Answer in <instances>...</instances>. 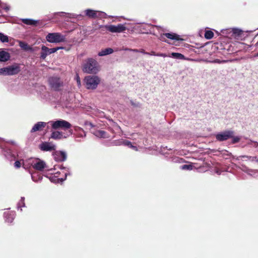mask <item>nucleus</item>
Instances as JSON below:
<instances>
[{
  "mask_svg": "<svg viewBox=\"0 0 258 258\" xmlns=\"http://www.w3.org/2000/svg\"><path fill=\"white\" fill-rule=\"evenodd\" d=\"M83 71L88 74H96L99 71L97 61L92 58H88L83 65Z\"/></svg>",
  "mask_w": 258,
  "mask_h": 258,
  "instance_id": "obj_1",
  "label": "nucleus"
},
{
  "mask_svg": "<svg viewBox=\"0 0 258 258\" xmlns=\"http://www.w3.org/2000/svg\"><path fill=\"white\" fill-rule=\"evenodd\" d=\"M113 52V50L111 48H107L101 50L98 53L99 56H105L108 54H111Z\"/></svg>",
  "mask_w": 258,
  "mask_h": 258,
  "instance_id": "obj_19",
  "label": "nucleus"
},
{
  "mask_svg": "<svg viewBox=\"0 0 258 258\" xmlns=\"http://www.w3.org/2000/svg\"><path fill=\"white\" fill-rule=\"evenodd\" d=\"M25 198L24 197H22L20 202L18 204V206L20 207H25V202H24Z\"/></svg>",
  "mask_w": 258,
  "mask_h": 258,
  "instance_id": "obj_29",
  "label": "nucleus"
},
{
  "mask_svg": "<svg viewBox=\"0 0 258 258\" xmlns=\"http://www.w3.org/2000/svg\"><path fill=\"white\" fill-rule=\"evenodd\" d=\"M5 218L6 222L11 223L14 219V215L13 214L10 213H5Z\"/></svg>",
  "mask_w": 258,
  "mask_h": 258,
  "instance_id": "obj_21",
  "label": "nucleus"
},
{
  "mask_svg": "<svg viewBox=\"0 0 258 258\" xmlns=\"http://www.w3.org/2000/svg\"><path fill=\"white\" fill-rule=\"evenodd\" d=\"M46 125V123L45 122H38L37 123L35 124L33 126L31 130V133H34L37 131H40L43 130V128L45 127Z\"/></svg>",
  "mask_w": 258,
  "mask_h": 258,
  "instance_id": "obj_15",
  "label": "nucleus"
},
{
  "mask_svg": "<svg viewBox=\"0 0 258 258\" xmlns=\"http://www.w3.org/2000/svg\"><path fill=\"white\" fill-rule=\"evenodd\" d=\"M214 33L211 30H207L205 33V38L207 39H211L214 37Z\"/></svg>",
  "mask_w": 258,
  "mask_h": 258,
  "instance_id": "obj_23",
  "label": "nucleus"
},
{
  "mask_svg": "<svg viewBox=\"0 0 258 258\" xmlns=\"http://www.w3.org/2000/svg\"><path fill=\"white\" fill-rule=\"evenodd\" d=\"M72 124L68 121L60 119L54 121H52L51 123V127L54 130L62 129L66 130L70 128Z\"/></svg>",
  "mask_w": 258,
  "mask_h": 258,
  "instance_id": "obj_5",
  "label": "nucleus"
},
{
  "mask_svg": "<svg viewBox=\"0 0 258 258\" xmlns=\"http://www.w3.org/2000/svg\"><path fill=\"white\" fill-rule=\"evenodd\" d=\"M166 38H167L171 40H182L183 39L180 38L179 36L174 33H165L161 34L160 36L159 39L160 40L165 42H168V40L166 39Z\"/></svg>",
  "mask_w": 258,
  "mask_h": 258,
  "instance_id": "obj_10",
  "label": "nucleus"
},
{
  "mask_svg": "<svg viewBox=\"0 0 258 258\" xmlns=\"http://www.w3.org/2000/svg\"><path fill=\"white\" fill-rule=\"evenodd\" d=\"M182 169H191V166L190 165L185 164L182 166Z\"/></svg>",
  "mask_w": 258,
  "mask_h": 258,
  "instance_id": "obj_31",
  "label": "nucleus"
},
{
  "mask_svg": "<svg viewBox=\"0 0 258 258\" xmlns=\"http://www.w3.org/2000/svg\"><path fill=\"white\" fill-rule=\"evenodd\" d=\"M22 22L24 24H26L27 25H32V26H36L38 23V22L37 21L33 20L32 19H22Z\"/></svg>",
  "mask_w": 258,
  "mask_h": 258,
  "instance_id": "obj_20",
  "label": "nucleus"
},
{
  "mask_svg": "<svg viewBox=\"0 0 258 258\" xmlns=\"http://www.w3.org/2000/svg\"><path fill=\"white\" fill-rule=\"evenodd\" d=\"M156 56H162V57H165L167 56V55L165 53H157Z\"/></svg>",
  "mask_w": 258,
  "mask_h": 258,
  "instance_id": "obj_34",
  "label": "nucleus"
},
{
  "mask_svg": "<svg viewBox=\"0 0 258 258\" xmlns=\"http://www.w3.org/2000/svg\"><path fill=\"white\" fill-rule=\"evenodd\" d=\"M19 46L24 50H29L31 49V47L26 43L23 41H19Z\"/></svg>",
  "mask_w": 258,
  "mask_h": 258,
  "instance_id": "obj_22",
  "label": "nucleus"
},
{
  "mask_svg": "<svg viewBox=\"0 0 258 258\" xmlns=\"http://www.w3.org/2000/svg\"><path fill=\"white\" fill-rule=\"evenodd\" d=\"M20 71V64L15 63L13 65L0 69V75L13 76L17 75Z\"/></svg>",
  "mask_w": 258,
  "mask_h": 258,
  "instance_id": "obj_2",
  "label": "nucleus"
},
{
  "mask_svg": "<svg viewBox=\"0 0 258 258\" xmlns=\"http://www.w3.org/2000/svg\"><path fill=\"white\" fill-rule=\"evenodd\" d=\"M62 138V133L59 131L52 132L50 136V138H52L54 140H60Z\"/></svg>",
  "mask_w": 258,
  "mask_h": 258,
  "instance_id": "obj_18",
  "label": "nucleus"
},
{
  "mask_svg": "<svg viewBox=\"0 0 258 258\" xmlns=\"http://www.w3.org/2000/svg\"><path fill=\"white\" fill-rule=\"evenodd\" d=\"M76 131L79 132V136L80 137H83L86 136V133L85 132L81 127H78Z\"/></svg>",
  "mask_w": 258,
  "mask_h": 258,
  "instance_id": "obj_28",
  "label": "nucleus"
},
{
  "mask_svg": "<svg viewBox=\"0 0 258 258\" xmlns=\"http://www.w3.org/2000/svg\"><path fill=\"white\" fill-rule=\"evenodd\" d=\"M39 149L42 151H52L55 150L56 147L54 145H51L49 142H42L39 145Z\"/></svg>",
  "mask_w": 258,
  "mask_h": 258,
  "instance_id": "obj_13",
  "label": "nucleus"
},
{
  "mask_svg": "<svg viewBox=\"0 0 258 258\" xmlns=\"http://www.w3.org/2000/svg\"><path fill=\"white\" fill-rule=\"evenodd\" d=\"M234 132L231 131H225L223 132L217 134L216 139L217 141L222 142L226 141L233 137Z\"/></svg>",
  "mask_w": 258,
  "mask_h": 258,
  "instance_id": "obj_7",
  "label": "nucleus"
},
{
  "mask_svg": "<svg viewBox=\"0 0 258 258\" xmlns=\"http://www.w3.org/2000/svg\"><path fill=\"white\" fill-rule=\"evenodd\" d=\"M232 139V143L233 144H235V143H238L239 140H240V138L238 137H233L232 138H231Z\"/></svg>",
  "mask_w": 258,
  "mask_h": 258,
  "instance_id": "obj_30",
  "label": "nucleus"
},
{
  "mask_svg": "<svg viewBox=\"0 0 258 258\" xmlns=\"http://www.w3.org/2000/svg\"><path fill=\"white\" fill-rule=\"evenodd\" d=\"M53 155L54 160L57 162L64 161L67 159V155L63 151H56Z\"/></svg>",
  "mask_w": 258,
  "mask_h": 258,
  "instance_id": "obj_14",
  "label": "nucleus"
},
{
  "mask_svg": "<svg viewBox=\"0 0 258 258\" xmlns=\"http://www.w3.org/2000/svg\"><path fill=\"white\" fill-rule=\"evenodd\" d=\"M86 87L88 89H95L100 82V79L97 76H88L84 79Z\"/></svg>",
  "mask_w": 258,
  "mask_h": 258,
  "instance_id": "obj_3",
  "label": "nucleus"
},
{
  "mask_svg": "<svg viewBox=\"0 0 258 258\" xmlns=\"http://www.w3.org/2000/svg\"><path fill=\"white\" fill-rule=\"evenodd\" d=\"M139 52H141L143 54H149V52H146L143 49H139Z\"/></svg>",
  "mask_w": 258,
  "mask_h": 258,
  "instance_id": "obj_33",
  "label": "nucleus"
},
{
  "mask_svg": "<svg viewBox=\"0 0 258 258\" xmlns=\"http://www.w3.org/2000/svg\"><path fill=\"white\" fill-rule=\"evenodd\" d=\"M85 14L90 18L95 19L103 18L105 14L101 11L87 9L85 11Z\"/></svg>",
  "mask_w": 258,
  "mask_h": 258,
  "instance_id": "obj_11",
  "label": "nucleus"
},
{
  "mask_svg": "<svg viewBox=\"0 0 258 258\" xmlns=\"http://www.w3.org/2000/svg\"><path fill=\"white\" fill-rule=\"evenodd\" d=\"M48 82L51 87L56 91L59 90V88L62 86L63 84L60 78L57 77H50L48 79Z\"/></svg>",
  "mask_w": 258,
  "mask_h": 258,
  "instance_id": "obj_8",
  "label": "nucleus"
},
{
  "mask_svg": "<svg viewBox=\"0 0 258 258\" xmlns=\"http://www.w3.org/2000/svg\"><path fill=\"white\" fill-rule=\"evenodd\" d=\"M131 104H132V105L135 106V103H134L133 102H131Z\"/></svg>",
  "mask_w": 258,
  "mask_h": 258,
  "instance_id": "obj_42",
  "label": "nucleus"
},
{
  "mask_svg": "<svg viewBox=\"0 0 258 258\" xmlns=\"http://www.w3.org/2000/svg\"><path fill=\"white\" fill-rule=\"evenodd\" d=\"M3 9L5 10L6 12H8L10 10V7L9 6H6L3 8Z\"/></svg>",
  "mask_w": 258,
  "mask_h": 258,
  "instance_id": "obj_36",
  "label": "nucleus"
},
{
  "mask_svg": "<svg viewBox=\"0 0 258 258\" xmlns=\"http://www.w3.org/2000/svg\"><path fill=\"white\" fill-rule=\"evenodd\" d=\"M77 84H78V86H80L81 85V81H80V78L79 76H77Z\"/></svg>",
  "mask_w": 258,
  "mask_h": 258,
  "instance_id": "obj_35",
  "label": "nucleus"
},
{
  "mask_svg": "<svg viewBox=\"0 0 258 258\" xmlns=\"http://www.w3.org/2000/svg\"><path fill=\"white\" fill-rule=\"evenodd\" d=\"M46 39L50 43H60L66 41L65 36L60 33H48L46 36Z\"/></svg>",
  "mask_w": 258,
  "mask_h": 258,
  "instance_id": "obj_4",
  "label": "nucleus"
},
{
  "mask_svg": "<svg viewBox=\"0 0 258 258\" xmlns=\"http://www.w3.org/2000/svg\"><path fill=\"white\" fill-rule=\"evenodd\" d=\"M14 166L16 168H19L21 167V163L19 161H16L14 163Z\"/></svg>",
  "mask_w": 258,
  "mask_h": 258,
  "instance_id": "obj_32",
  "label": "nucleus"
},
{
  "mask_svg": "<svg viewBox=\"0 0 258 258\" xmlns=\"http://www.w3.org/2000/svg\"><path fill=\"white\" fill-rule=\"evenodd\" d=\"M131 51L135 52H139V49H132Z\"/></svg>",
  "mask_w": 258,
  "mask_h": 258,
  "instance_id": "obj_37",
  "label": "nucleus"
},
{
  "mask_svg": "<svg viewBox=\"0 0 258 258\" xmlns=\"http://www.w3.org/2000/svg\"><path fill=\"white\" fill-rule=\"evenodd\" d=\"M0 40L3 43L8 42L9 41V38L7 36L0 33Z\"/></svg>",
  "mask_w": 258,
  "mask_h": 258,
  "instance_id": "obj_27",
  "label": "nucleus"
},
{
  "mask_svg": "<svg viewBox=\"0 0 258 258\" xmlns=\"http://www.w3.org/2000/svg\"><path fill=\"white\" fill-rule=\"evenodd\" d=\"M90 125H91V127H93L94 126V125L91 123H90Z\"/></svg>",
  "mask_w": 258,
  "mask_h": 258,
  "instance_id": "obj_43",
  "label": "nucleus"
},
{
  "mask_svg": "<svg viewBox=\"0 0 258 258\" xmlns=\"http://www.w3.org/2000/svg\"><path fill=\"white\" fill-rule=\"evenodd\" d=\"M124 50H126V51H131L132 48H125Z\"/></svg>",
  "mask_w": 258,
  "mask_h": 258,
  "instance_id": "obj_39",
  "label": "nucleus"
},
{
  "mask_svg": "<svg viewBox=\"0 0 258 258\" xmlns=\"http://www.w3.org/2000/svg\"><path fill=\"white\" fill-rule=\"evenodd\" d=\"M124 144L126 146H127L130 148L134 149V150L137 151L138 150L137 147L136 146H133L131 142L129 141L126 140L124 141Z\"/></svg>",
  "mask_w": 258,
  "mask_h": 258,
  "instance_id": "obj_26",
  "label": "nucleus"
},
{
  "mask_svg": "<svg viewBox=\"0 0 258 258\" xmlns=\"http://www.w3.org/2000/svg\"><path fill=\"white\" fill-rule=\"evenodd\" d=\"M171 56L173 57L177 58V59H182L184 58V56L180 53L172 52L171 53Z\"/></svg>",
  "mask_w": 258,
  "mask_h": 258,
  "instance_id": "obj_24",
  "label": "nucleus"
},
{
  "mask_svg": "<svg viewBox=\"0 0 258 258\" xmlns=\"http://www.w3.org/2000/svg\"><path fill=\"white\" fill-rule=\"evenodd\" d=\"M32 166L36 170L42 171L46 167V164L44 161L37 159L36 161L33 162Z\"/></svg>",
  "mask_w": 258,
  "mask_h": 258,
  "instance_id": "obj_12",
  "label": "nucleus"
},
{
  "mask_svg": "<svg viewBox=\"0 0 258 258\" xmlns=\"http://www.w3.org/2000/svg\"><path fill=\"white\" fill-rule=\"evenodd\" d=\"M255 56H257L258 57V52L255 54L254 55Z\"/></svg>",
  "mask_w": 258,
  "mask_h": 258,
  "instance_id": "obj_41",
  "label": "nucleus"
},
{
  "mask_svg": "<svg viewBox=\"0 0 258 258\" xmlns=\"http://www.w3.org/2000/svg\"><path fill=\"white\" fill-rule=\"evenodd\" d=\"M257 37H258V35H256L254 38V39H256Z\"/></svg>",
  "mask_w": 258,
  "mask_h": 258,
  "instance_id": "obj_40",
  "label": "nucleus"
},
{
  "mask_svg": "<svg viewBox=\"0 0 258 258\" xmlns=\"http://www.w3.org/2000/svg\"><path fill=\"white\" fill-rule=\"evenodd\" d=\"M257 44H258V42H257L256 43V45H257Z\"/></svg>",
  "mask_w": 258,
  "mask_h": 258,
  "instance_id": "obj_44",
  "label": "nucleus"
},
{
  "mask_svg": "<svg viewBox=\"0 0 258 258\" xmlns=\"http://www.w3.org/2000/svg\"><path fill=\"white\" fill-rule=\"evenodd\" d=\"M93 133L95 136L99 138H106L108 137L107 133L104 131L96 130Z\"/></svg>",
  "mask_w": 258,
  "mask_h": 258,
  "instance_id": "obj_17",
  "label": "nucleus"
},
{
  "mask_svg": "<svg viewBox=\"0 0 258 258\" xmlns=\"http://www.w3.org/2000/svg\"><path fill=\"white\" fill-rule=\"evenodd\" d=\"M105 29L112 33H121L126 30V27L122 24H119L117 26L109 25L104 26Z\"/></svg>",
  "mask_w": 258,
  "mask_h": 258,
  "instance_id": "obj_9",
  "label": "nucleus"
},
{
  "mask_svg": "<svg viewBox=\"0 0 258 258\" xmlns=\"http://www.w3.org/2000/svg\"><path fill=\"white\" fill-rule=\"evenodd\" d=\"M10 58V55L9 53L4 50L0 51V61H7Z\"/></svg>",
  "mask_w": 258,
  "mask_h": 258,
  "instance_id": "obj_16",
  "label": "nucleus"
},
{
  "mask_svg": "<svg viewBox=\"0 0 258 258\" xmlns=\"http://www.w3.org/2000/svg\"><path fill=\"white\" fill-rule=\"evenodd\" d=\"M149 54L152 55H157L156 52L154 51H152L150 53H149Z\"/></svg>",
  "mask_w": 258,
  "mask_h": 258,
  "instance_id": "obj_38",
  "label": "nucleus"
},
{
  "mask_svg": "<svg viewBox=\"0 0 258 258\" xmlns=\"http://www.w3.org/2000/svg\"><path fill=\"white\" fill-rule=\"evenodd\" d=\"M62 48V47H57L55 48H49L45 45H42L41 47L40 58L42 59H45L47 55L54 53L58 50Z\"/></svg>",
  "mask_w": 258,
  "mask_h": 258,
  "instance_id": "obj_6",
  "label": "nucleus"
},
{
  "mask_svg": "<svg viewBox=\"0 0 258 258\" xmlns=\"http://www.w3.org/2000/svg\"><path fill=\"white\" fill-rule=\"evenodd\" d=\"M232 31L235 37H239L243 34V31L238 29H234Z\"/></svg>",
  "mask_w": 258,
  "mask_h": 258,
  "instance_id": "obj_25",
  "label": "nucleus"
}]
</instances>
